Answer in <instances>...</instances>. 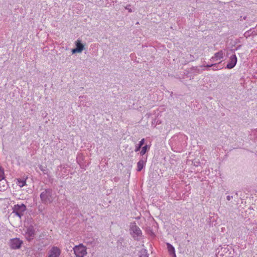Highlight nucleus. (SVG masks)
I'll return each mask as SVG.
<instances>
[{"label": "nucleus", "mask_w": 257, "mask_h": 257, "mask_svg": "<svg viewBox=\"0 0 257 257\" xmlns=\"http://www.w3.org/2000/svg\"><path fill=\"white\" fill-rule=\"evenodd\" d=\"M75 48L71 50L72 54L81 53L85 50V45L82 43V40L78 39L75 42Z\"/></svg>", "instance_id": "20e7f679"}, {"label": "nucleus", "mask_w": 257, "mask_h": 257, "mask_svg": "<svg viewBox=\"0 0 257 257\" xmlns=\"http://www.w3.org/2000/svg\"><path fill=\"white\" fill-rule=\"evenodd\" d=\"M193 164L194 166H198L199 164V162L194 160V162H193Z\"/></svg>", "instance_id": "6ab92c4d"}, {"label": "nucleus", "mask_w": 257, "mask_h": 257, "mask_svg": "<svg viewBox=\"0 0 257 257\" xmlns=\"http://www.w3.org/2000/svg\"><path fill=\"white\" fill-rule=\"evenodd\" d=\"M232 198V196H229V195H228V196H227L226 197V199H227V200H228V201L230 200Z\"/></svg>", "instance_id": "412c9836"}, {"label": "nucleus", "mask_w": 257, "mask_h": 257, "mask_svg": "<svg viewBox=\"0 0 257 257\" xmlns=\"http://www.w3.org/2000/svg\"><path fill=\"white\" fill-rule=\"evenodd\" d=\"M73 249L75 255L78 257H83L86 253L85 247L81 244L75 246Z\"/></svg>", "instance_id": "39448f33"}, {"label": "nucleus", "mask_w": 257, "mask_h": 257, "mask_svg": "<svg viewBox=\"0 0 257 257\" xmlns=\"http://www.w3.org/2000/svg\"><path fill=\"white\" fill-rule=\"evenodd\" d=\"M130 230L131 234L134 238L140 236L142 234L141 230L135 223H132L131 224Z\"/></svg>", "instance_id": "423d86ee"}, {"label": "nucleus", "mask_w": 257, "mask_h": 257, "mask_svg": "<svg viewBox=\"0 0 257 257\" xmlns=\"http://www.w3.org/2000/svg\"><path fill=\"white\" fill-rule=\"evenodd\" d=\"M23 234L27 240L30 241L33 239L35 237V229L33 226H29L26 229H24Z\"/></svg>", "instance_id": "7ed1b4c3"}, {"label": "nucleus", "mask_w": 257, "mask_h": 257, "mask_svg": "<svg viewBox=\"0 0 257 257\" xmlns=\"http://www.w3.org/2000/svg\"><path fill=\"white\" fill-rule=\"evenodd\" d=\"M60 253L61 250L56 246H53L49 251L48 257H59Z\"/></svg>", "instance_id": "1a4fd4ad"}, {"label": "nucleus", "mask_w": 257, "mask_h": 257, "mask_svg": "<svg viewBox=\"0 0 257 257\" xmlns=\"http://www.w3.org/2000/svg\"><path fill=\"white\" fill-rule=\"evenodd\" d=\"M167 248L169 252L173 255V257H176L174 247L170 243H167Z\"/></svg>", "instance_id": "ddd939ff"}, {"label": "nucleus", "mask_w": 257, "mask_h": 257, "mask_svg": "<svg viewBox=\"0 0 257 257\" xmlns=\"http://www.w3.org/2000/svg\"><path fill=\"white\" fill-rule=\"evenodd\" d=\"M222 249L223 250L222 251L223 252H225L226 251L227 249L226 248H224V249L222 248Z\"/></svg>", "instance_id": "5701e85b"}, {"label": "nucleus", "mask_w": 257, "mask_h": 257, "mask_svg": "<svg viewBox=\"0 0 257 257\" xmlns=\"http://www.w3.org/2000/svg\"><path fill=\"white\" fill-rule=\"evenodd\" d=\"M27 178H19L16 180V184L21 188L26 185V181Z\"/></svg>", "instance_id": "9b49d317"}, {"label": "nucleus", "mask_w": 257, "mask_h": 257, "mask_svg": "<svg viewBox=\"0 0 257 257\" xmlns=\"http://www.w3.org/2000/svg\"><path fill=\"white\" fill-rule=\"evenodd\" d=\"M225 54V50H221L220 51L215 54L214 56L212 57V59L215 61H219L223 58Z\"/></svg>", "instance_id": "9d476101"}, {"label": "nucleus", "mask_w": 257, "mask_h": 257, "mask_svg": "<svg viewBox=\"0 0 257 257\" xmlns=\"http://www.w3.org/2000/svg\"><path fill=\"white\" fill-rule=\"evenodd\" d=\"M23 241L19 238H15L11 239L10 241V246L12 249H18L20 248Z\"/></svg>", "instance_id": "0eeeda50"}, {"label": "nucleus", "mask_w": 257, "mask_h": 257, "mask_svg": "<svg viewBox=\"0 0 257 257\" xmlns=\"http://www.w3.org/2000/svg\"><path fill=\"white\" fill-rule=\"evenodd\" d=\"M237 58L235 55H232L230 57V62L228 64H236Z\"/></svg>", "instance_id": "2eb2a0df"}, {"label": "nucleus", "mask_w": 257, "mask_h": 257, "mask_svg": "<svg viewBox=\"0 0 257 257\" xmlns=\"http://www.w3.org/2000/svg\"><path fill=\"white\" fill-rule=\"evenodd\" d=\"M150 147L148 145H145V146L142 147V150L140 152V154L142 156L144 155L147 151L149 149Z\"/></svg>", "instance_id": "f3484780"}, {"label": "nucleus", "mask_w": 257, "mask_h": 257, "mask_svg": "<svg viewBox=\"0 0 257 257\" xmlns=\"http://www.w3.org/2000/svg\"><path fill=\"white\" fill-rule=\"evenodd\" d=\"M183 83H184L185 85H187V83L186 82V80H184L182 81Z\"/></svg>", "instance_id": "4be33fe9"}, {"label": "nucleus", "mask_w": 257, "mask_h": 257, "mask_svg": "<svg viewBox=\"0 0 257 257\" xmlns=\"http://www.w3.org/2000/svg\"><path fill=\"white\" fill-rule=\"evenodd\" d=\"M125 8L126 10H128V11L129 12H132V9L130 8V6H126Z\"/></svg>", "instance_id": "aec40b11"}, {"label": "nucleus", "mask_w": 257, "mask_h": 257, "mask_svg": "<svg viewBox=\"0 0 257 257\" xmlns=\"http://www.w3.org/2000/svg\"><path fill=\"white\" fill-rule=\"evenodd\" d=\"M40 169H41V171H44V170L43 169H42V168H40Z\"/></svg>", "instance_id": "393cba45"}, {"label": "nucleus", "mask_w": 257, "mask_h": 257, "mask_svg": "<svg viewBox=\"0 0 257 257\" xmlns=\"http://www.w3.org/2000/svg\"><path fill=\"white\" fill-rule=\"evenodd\" d=\"M245 36H247V33H246L245 34Z\"/></svg>", "instance_id": "b1692460"}, {"label": "nucleus", "mask_w": 257, "mask_h": 257, "mask_svg": "<svg viewBox=\"0 0 257 257\" xmlns=\"http://www.w3.org/2000/svg\"><path fill=\"white\" fill-rule=\"evenodd\" d=\"M144 142H145V139H143L139 142V144L136 146V149L135 150V151L136 152H138L140 150L142 146L144 145Z\"/></svg>", "instance_id": "dca6fc26"}, {"label": "nucleus", "mask_w": 257, "mask_h": 257, "mask_svg": "<svg viewBox=\"0 0 257 257\" xmlns=\"http://www.w3.org/2000/svg\"><path fill=\"white\" fill-rule=\"evenodd\" d=\"M199 71L200 70L197 68V67L193 66L191 68V71L187 72L183 79H185L186 78H189L190 80L193 78V75H196L197 73H199Z\"/></svg>", "instance_id": "6e6552de"}, {"label": "nucleus", "mask_w": 257, "mask_h": 257, "mask_svg": "<svg viewBox=\"0 0 257 257\" xmlns=\"http://www.w3.org/2000/svg\"><path fill=\"white\" fill-rule=\"evenodd\" d=\"M26 210V207L24 204L15 205L13 207V213L19 217L21 220Z\"/></svg>", "instance_id": "f03ea898"}, {"label": "nucleus", "mask_w": 257, "mask_h": 257, "mask_svg": "<svg viewBox=\"0 0 257 257\" xmlns=\"http://www.w3.org/2000/svg\"><path fill=\"white\" fill-rule=\"evenodd\" d=\"M234 66H235V65H226V67H225V68L230 69L233 68Z\"/></svg>", "instance_id": "a211bd4d"}, {"label": "nucleus", "mask_w": 257, "mask_h": 257, "mask_svg": "<svg viewBox=\"0 0 257 257\" xmlns=\"http://www.w3.org/2000/svg\"><path fill=\"white\" fill-rule=\"evenodd\" d=\"M43 203L48 204L52 203L55 198V194L51 189H45L40 195Z\"/></svg>", "instance_id": "f257e3e1"}, {"label": "nucleus", "mask_w": 257, "mask_h": 257, "mask_svg": "<svg viewBox=\"0 0 257 257\" xmlns=\"http://www.w3.org/2000/svg\"><path fill=\"white\" fill-rule=\"evenodd\" d=\"M146 164V161L141 159L137 163V170L139 172L141 171L143 167H144L145 165Z\"/></svg>", "instance_id": "f8f14e48"}, {"label": "nucleus", "mask_w": 257, "mask_h": 257, "mask_svg": "<svg viewBox=\"0 0 257 257\" xmlns=\"http://www.w3.org/2000/svg\"><path fill=\"white\" fill-rule=\"evenodd\" d=\"M211 66H213V69L214 70H218V69H221L222 68V67H221V65H200L199 67L200 68H207L208 67H211Z\"/></svg>", "instance_id": "4468645a"}]
</instances>
